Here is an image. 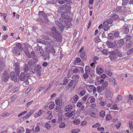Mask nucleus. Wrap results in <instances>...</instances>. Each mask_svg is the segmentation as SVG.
Here are the masks:
<instances>
[{"label":"nucleus","mask_w":133,"mask_h":133,"mask_svg":"<svg viewBox=\"0 0 133 133\" xmlns=\"http://www.w3.org/2000/svg\"><path fill=\"white\" fill-rule=\"evenodd\" d=\"M10 76L11 77L12 80H13L15 82H17V79L15 75V73L14 71H12L11 72Z\"/></svg>","instance_id":"nucleus-7"},{"label":"nucleus","mask_w":133,"mask_h":133,"mask_svg":"<svg viewBox=\"0 0 133 133\" xmlns=\"http://www.w3.org/2000/svg\"><path fill=\"white\" fill-rule=\"evenodd\" d=\"M35 50L39 56H43L44 54V51L42 49V46H37L35 47Z\"/></svg>","instance_id":"nucleus-3"},{"label":"nucleus","mask_w":133,"mask_h":133,"mask_svg":"<svg viewBox=\"0 0 133 133\" xmlns=\"http://www.w3.org/2000/svg\"><path fill=\"white\" fill-rule=\"evenodd\" d=\"M5 66V64L3 62H1L0 63V70L2 71Z\"/></svg>","instance_id":"nucleus-28"},{"label":"nucleus","mask_w":133,"mask_h":133,"mask_svg":"<svg viewBox=\"0 0 133 133\" xmlns=\"http://www.w3.org/2000/svg\"><path fill=\"white\" fill-rule=\"evenodd\" d=\"M16 46L20 50H23V47L21 44L20 43H18L16 44Z\"/></svg>","instance_id":"nucleus-27"},{"label":"nucleus","mask_w":133,"mask_h":133,"mask_svg":"<svg viewBox=\"0 0 133 133\" xmlns=\"http://www.w3.org/2000/svg\"><path fill=\"white\" fill-rule=\"evenodd\" d=\"M129 127L131 129H133V123L131 122H130L129 123Z\"/></svg>","instance_id":"nucleus-54"},{"label":"nucleus","mask_w":133,"mask_h":133,"mask_svg":"<svg viewBox=\"0 0 133 133\" xmlns=\"http://www.w3.org/2000/svg\"><path fill=\"white\" fill-rule=\"evenodd\" d=\"M123 31L124 33L128 34L129 31V29L128 26H124L123 27Z\"/></svg>","instance_id":"nucleus-11"},{"label":"nucleus","mask_w":133,"mask_h":133,"mask_svg":"<svg viewBox=\"0 0 133 133\" xmlns=\"http://www.w3.org/2000/svg\"><path fill=\"white\" fill-rule=\"evenodd\" d=\"M100 116L102 117H103L105 116V113L104 111H101L99 113Z\"/></svg>","instance_id":"nucleus-35"},{"label":"nucleus","mask_w":133,"mask_h":133,"mask_svg":"<svg viewBox=\"0 0 133 133\" xmlns=\"http://www.w3.org/2000/svg\"><path fill=\"white\" fill-rule=\"evenodd\" d=\"M51 32L52 34L53 35H55L54 34H57V33H58V32L57 31V30L56 28H55L54 26H53L52 28L51 29Z\"/></svg>","instance_id":"nucleus-19"},{"label":"nucleus","mask_w":133,"mask_h":133,"mask_svg":"<svg viewBox=\"0 0 133 133\" xmlns=\"http://www.w3.org/2000/svg\"><path fill=\"white\" fill-rule=\"evenodd\" d=\"M131 38V36L129 35H127L125 36V39L126 41H129L130 40Z\"/></svg>","instance_id":"nucleus-56"},{"label":"nucleus","mask_w":133,"mask_h":133,"mask_svg":"<svg viewBox=\"0 0 133 133\" xmlns=\"http://www.w3.org/2000/svg\"><path fill=\"white\" fill-rule=\"evenodd\" d=\"M118 43L119 44V47H121L122 45L124 44V41L123 39H120L118 42Z\"/></svg>","instance_id":"nucleus-25"},{"label":"nucleus","mask_w":133,"mask_h":133,"mask_svg":"<svg viewBox=\"0 0 133 133\" xmlns=\"http://www.w3.org/2000/svg\"><path fill=\"white\" fill-rule=\"evenodd\" d=\"M90 67L88 66H86L85 68V73L89 74L90 72Z\"/></svg>","instance_id":"nucleus-36"},{"label":"nucleus","mask_w":133,"mask_h":133,"mask_svg":"<svg viewBox=\"0 0 133 133\" xmlns=\"http://www.w3.org/2000/svg\"><path fill=\"white\" fill-rule=\"evenodd\" d=\"M110 26L107 24L105 25V24H104V23H103V29L105 31H107L109 29Z\"/></svg>","instance_id":"nucleus-22"},{"label":"nucleus","mask_w":133,"mask_h":133,"mask_svg":"<svg viewBox=\"0 0 133 133\" xmlns=\"http://www.w3.org/2000/svg\"><path fill=\"white\" fill-rule=\"evenodd\" d=\"M31 56H32V57L36 60V61H37V58L35 56V54L34 51H32L31 52Z\"/></svg>","instance_id":"nucleus-31"},{"label":"nucleus","mask_w":133,"mask_h":133,"mask_svg":"<svg viewBox=\"0 0 133 133\" xmlns=\"http://www.w3.org/2000/svg\"><path fill=\"white\" fill-rule=\"evenodd\" d=\"M108 83L106 81H105L104 83L102 84L101 85L102 87L103 88V89H104L105 88L108 86Z\"/></svg>","instance_id":"nucleus-26"},{"label":"nucleus","mask_w":133,"mask_h":133,"mask_svg":"<svg viewBox=\"0 0 133 133\" xmlns=\"http://www.w3.org/2000/svg\"><path fill=\"white\" fill-rule=\"evenodd\" d=\"M34 111L32 110H31L30 112L27 114V116H28V117H30L34 113Z\"/></svg>","instance_id":"nucleus-45"},{"label":"nucleus","mask_w":133,"mask_h":133,"mask_svg":"<svg viewBox=\"0 0 133 133\" xmlns=\"http://www.w3.org/2000/svg\"><path fill=\"white\" fill-rule=\"evenodd\" d=\"M35 131L36 132H37L40 131V129L39 126H37L36 127L35 129Z\"/></svg>","instance_id":"nucleus-62"},{"label":"nucleus","mask_w":133,"mask_h":133,"mask_svg":"<svg viewBox=\"0 0 133 133\" xmlns=\"http://www.w3.org/2000/svg\"><path fill=\"white\" fill-rule=\"evenodd\" d=\"M16 98V96L15 95H13L12 96L11 98V102L13 101Z\"/></svg>","instance_id":"nucleus-58"},{"label":"nucleus","mask_w":133,"mask_h":133,"mask_svg":"<svg viewBox=\"0 0 133 133\" xmlns=\"http://www.w3.org/2000/svg\"><path fill=\"white\" fill-rule=\"evenodd\" d=\"M30 76L29 72H27V73L22 72L20 74L19 78L21 81H26Z\"/></svg>","instance_id":"nucleus-2"},{"label":"nucleus","mask_w":133,"mask_h":133,"mask_svg":"<svg viewBox=\"0 0 133 133\" xmlns=\"http://www.w3.org/2000/svg\"><path fill=\"white\" fill-rule=\"evenodd\" d=\"M13 53L14 54H15L17 56L20 55V51H19L17 47H15L14 48L13 51Z\"/></svg>","instance_id":"nucleus-8"},{"label":"nucleus","mask_w":133,"mask_h":133,"mask_svg":"<svg viewBox=\"0 0 133 133\" xmlns=\"http://www.w3.org/2000/svg\"><path fill=\"white\" fill-rule=\"evenodd\" d=\"M65 124L63 122L60 124L59 127L60 128H65Z\"/></svg>","instance_id":"nucleus-34"},{"label":"nucleus","mask_w":133,"mask_h":133,"mask_svg":"<svg viewBox=\"0 0 133 133\" xmlns=\"http://www.w3.org/2000/svg\"><path fill=\"white\" fill-rule=\"evenodd\" d=\"M97 91L98 92H101L102 90H103L104 89H103V88L102 87L98 86L97 87Z\"/></svg>","instance_id":"nucleus-32"},{"label":"nucleus","mask_w":133,"mask_h":133,"mask_svg":"<svg viewBox=\"0 0 133 133\" xmlns=\"http://www.w3.org/2000/svg\"><path fill=\"white\" fill-rule=\"evenodd\" d=\"M55 103L57 105L61 106L62 101L61 99H57L55 101Z\"/></svg>","instance_id":"nucleus-21"},{"label":"nucleus","mask_w":133,"mask_h":133,"mask_svg":"<svg viewBox=\"0 0 133 133\" xmlns=\"http://www.w3.org/2000/svg\"><path fill=\"white\" fill-rule=\"evenodd\" d=\"M15 68H20L19 63L18 62H15Z\"/></svg>","instance_id":"nucleus-48"},{"label":"nucleus","mask_w":133,"mask_h":133,"mask_svg":"<svg viewBox=\"0 0 133 133\" xmlns=\"http://www.w3.org/2000/svg\"><path fill=\"white\" fill-rule=\"evenodd\" d=\"M9 76L7 71H4L1 77L2 80L4 82H6L9 78Z\"/></svg>","instance_id":"nucleus-4"},{"label":"nucleus","mask_w":133,"mask_h":133,"mask_svg":"<svg viewBox=\"0 0 133 133\" xmlns=\"http://www.w3.org/2000/svg\"><path fill=\"white\" fill-rule=\"evenodd\" d=\"M48 41H48L47 42V41L46 42L43 40H42L40 39H37V43H44L46 45H48L50 44L51 42V41L50 39H49L48 40Z\"/></svg>","instance_id":"nucleus-5"},{"label":"nucleus","mask_w":133,"mask_h":133,"mask_svg":"<svg viewBox=\"0 0 133 133\" xmlns=\"http://www.w3.org/2000/svg\"><path fill=\"white\" fill-rule=\"evenodd\" d=\"M58 3L60 4H62L64 3V0H58Z\"/></svg>","instance_id":"nucleus-57"},{"label":"nucleus","mask_w":133,"mask_h":133,"mask_svg":"<svg viewBox=\"0 0 133 133\" xmlns=\"http://www.w3.org/2000/svg\"><path fill=\"white\" fill-rule=\"evenodd\" d=\"M114 36L116 37H119V34L118 32L117 31L115 32L114 34Z\"/></svg>","instance_id":"nucleus-52"},{"label":"nucleus","mask_w":133,"mask_h":133,"mask_svg":"<svg viewBox=\"0 0 133 133\" xmlns=\"http://www.w3.org/2000/svg\"><path fill=\"white\" fill-rule=\"evenodd\" d=\"M133 52V48H131L127 52V54L128 55H129Z\"/></svg>","instance_id":"nucleus-41"},{"label":"nucleus","mask_w":133,"mask_h":133,"mask_svg":"<svg viewBox=\"0 0 133 133\" xmlns=\"http://www.w3.org/2000/svg\"><path fill=\"white\" fill-rule=\"evenodd\" d=\"M23 70L25 73H27V72L30 73V71H29V68L27 65L25 64L23 67Z\"/></svg>","instance_id":"nucleus-18"},{"label":"nucleus","mask_w":133,"mask_h":133,"mask_svg":"<svg viewBox=\"0 0 133 133\" xmlns=\"http://www.w3.org/2000/svg\"><path fill=\"white\" fill-rule=\"evenodd\" d=\"M41 37H42V38H43V39H44L45 40H48V41H47V42L48 41H48V40L49 39H50L49 38V37L47 36H42ZM50 39L51 40V39ZM45 41L46 42L47 41Z\"/></svg>","instance_id":"nucleus-43"},{"label":"nucleus","mask_w":133,"mask_h":133,"mask_svg":"<svg viewBox=\"0 0 133 133\" xmlns=\"http://www.w3.org/2000/svg\"><path fill=\"white\" fill-rule=\"evenodd\" d=\"M45 127L47 129H50L51 127L49 124H46Z\"/></svg>","instance_id":"nucleus-63"},{"label":"nucleus","mask_w":133,"mask_h":133,"mask_svg":"<svg viewBox=\"0 0 133 133\" xmlns=\"http://www.w3.org/2000/svg\"><path fill=\"white\" fill-rule=\"evenodd\" d=\"M79 131V129H76L72 130L71 132L72 133H77Z\"/></svg>","instance_id":"nucleus-46"},{"label":"nucleus","mask_w":133,"mask_h":133,"mask_svg":"<svg viewBox=\"0 0 133 133\" xmlns=\"http://www.w3.org/2000/svg\"><path fill=\"white\" fill-rule=\"evenodd\" d=\"M109 57L111 60H114L116 59V55H109Z\"/></svg>","instance_id":"nucleus-40"},{"label":"nucleus","mask_w":133,"mask_h":133,"mask_svg":"<svg viewBox=\"0 0 133 133\" xmlns=\"http://www.w3.org/2000/svg\"><path fill=\"white\" fill-rule=\"evenodd\" d=\"M96 72L99 74L102 73L103 71V70L102 68H100L98 66L96 67Z\"/></svg>","instance_id":"nucleus-15"},{"label":"nucleus","mask_w":133,"mask_h":133,"mask_svg":"<svg viewBox=\"0 0 133 133\" xmlns=\"http://www.w3.org/2000/svg\"><path fill=\"white\" fill-rule=\"evenodd\" d=\"M72 109V107L71 105H69L65 107V110L66 111L71 110Z\"/></svg>","instance_id":"nucleus-23"},{"label":"nucleus","mask_w":133,"mask_h":133,"mask_svg":"<svg viewBox=\"0 0 133 133\" xmlns=\"http://www.w3.org/2000/svg\"><path fill=\"white\" fill-rule=\"evenodd\" d=\"M24 45L25 46V47H26V49L28 48H29L30 46V45L27 43H24Z\"/></svg>","instance_id":"nucleus-64"},{"label":"nucleus","mask_w":133,"mask_h":133,"mask_svg":"<svg viewBox=\"0 0 133 133\" xmlns=\"http://www.w3.org/2000/svg\"><path fill=\"white\" fill-rule=\"evenodd\" d=\"M24 51L25 52V54L28 57H31V55H30V54L29 52H28L27 49L26 50H24Z\"/></svg>","instance_id":"nucleus-29"},{"label":"nucleus","mask_w":133,"mask_h":133,"mask_svg":"<svg viewBox=\"0 0 133 133\" xmlns=\"http://www.w3.org/2000/svg\"><path fill=\"white\" fill-rule=\"evenodd\" d=\"M74 81L73 80H72L68 84V86L69 87H72L71 88V89L72 90H73L74 88V87L75 85V84H74Z\"/></svg>","instance_id":"nucleus-10"},{"label":"nucleus","mask_w":133,"mask_h":133,"mask_svg":"<svg viewBox=\"0 0 133 133\" xmlns=\"http://www.w3.org/2000/svg\"><path fill=\"white\" fill-rule=\"evenodd\" d=\"M106 118L107 121H109L111 119V117L110 115H108L106 116Z\"/></svg>","instance_id":"nucleus-51"},{"label":"nucleus","mask_w":133,"mask_h":133,"mask_svg":"<svg viewBox=\"0 0 133 133\" xmlns=\"http://www.w3.org/2000/svg\"><path fill=\"white\" fill-rule=\"evenodd\" d=\"M110 17L112 20H116L118 19L119 18L118 16L115 14H112Z\"/></svg>","instance_id":"nucleus-14"},{"label":"nucleus","mask_w":133,"mask_h":133,"mask_svg":"<svg viewBox=\"0 0 133 133\" xmlns=\"http://www.w3.org/2000/svg\"><path fill=\"white\" fill-rule=\"evenodd\" d=\"M36 71L37 74L38 75H41L40 72L41 69H35Z\"/></svg>","instance_id":"nucleus-60"},{"label":"nucleus","mask_w":133,"mask_h":133,"mask_svg":"<svg viewBox=\"0 0 133 133\" xmlns=\"http://www.w3.org/2000/svg\"><path fill=\"white\" fill-rule=\"evenodd\" d=\"M2 117H6L9 116V114L6 112H4L2 114Z\"/></svg>","instance_id":"nucleus-38"},{"label":"nucleus","mask_w":133,"mask_h":133,"mask_svg":"<svg viewBox=\"0 0 133 133\" xmlns=\"http://www.w3.org/2000/svg\"><path fill=\"white\" fill-rule=\"evenodd\" d=\"M112 22V20L111 18L110 19L106 20L103 23H104V24H105V25H107V24L109 25V24H111Z\"/></svg>","instance_id":"nucleus-20"},{"label":"nucleus","mask_w":133,"mask_h":133,"mask_svg":"<svg viewBox=\"0 0 133 133\" xmlns=\"http://www.w3.org/2000/svg\"><path fill=\"white\" fill-rule=\"evenodd\" d=\"M56 23H57V25L58 26L59 29L61 31L63 30L64 27L62 24L57 21L56 22Z\"/></svg>","instance_id":"nucleus-9"},{"label":"nucleus","mask_w":133,"mask_h":133,"mask_svg":"<svg viewBox=\"0 0 133 133\" xmlns=\"http://www.w3.org/2000/svg\"><path fill=\"white\" fill-rule=\"evenodd\" d=\"M54 37L57 41L61 42L62 41L61 36L60 34L57 33V34H55V35H54Z\"/></svg>","instance_id":"nucleus-6"},{"label":"nucleus","mask_w":133,"mask_h":133,"mask_svg":"<svg viewBox=\"0 0 133 133\" xmlns=\"http://www.w3.org/2000/svg\"><path fill=\"white\" fill-rule=\"evenodd\" d=\"M61 106L57 105L55 108L56 111L57 112H58L59 111L61 108Z\"/></svg>","instance_id":"nucleus-50"},{"label":"nucleus","mask_w":133,"mask_h":133,"mask_svg":"<svg viewBox=\"0 0 133 133\" xmlns=\"http://www.w3.org/2000/svg\"><path fill=\"white\" fill-rule=\"evenodd\" d=\"M122 99V96L120 95H118L117 97L116 101L118 102V101L121 100Z\"/></svg>","instance_id":"nucleus-47"},{"label":"nucleus","mask_w":133,"mask_h":133,"mask_svg":"<svg viewBox=\"0 0 133 133\" xmlns=\"http://www.w3.org/2000/svg\"><path fill=\"white\" fill-rule=\"evenodd\" d=\"M128 0H123L122 2V5H125L128 3Z\"/></svg>","instance_id":"nucleus-42"},{"label":"nucleus","mask_w":133,"mask_h":133,"mask_svg":"<svg viewBox=\"0 0 133 133\" xmlns=\"http://www.w3.org/2000/svg\"><path fill=\"white\" fill-rule=\"evenodd\" d=\"M132 43L130 42L127 43L126 45V48H131L132 47Z\"/></svg>","instance_id":"nucleus-37"},{"label":"nucleus","mask_w":133,"mask_h":133,"mask_svg":"<svg viewBox=\"0 0 133 133\" xmlns=\"http://www.w3.org/2000/svg\"><path fill=\"white\" fill-rule=\"evenodd\" d=\"M73 72L74 73L76 74L79 72V70L78 68H76L74 69Z\"/></svg>","instance_id":"nucleus-53"},{"label":"nucleus","mask_w":133,"mask_h":133,"mask_svg":"<svg viewBox=\"0 0 133 133\" xmlns=\"http://www.w3.org/2000/svg\"><path fill=\"white\" fill-rule=\"evenodd\" d=\"M47 114L48 115V116H49V118L51 119L52 118V112L51 111H48L46 112Z\"/></svg>","instance_id":"nucleus-30"},{"label":"nucleus","mask_w":133,"mask_h":133,"mask_svg":"<svg viewBox=\"0 0 133 133\" xmlns=\"http://www.w3.org/2000/svg\"><path fill=\"white\" fill-rule=\"evenodd\" d=\"M116 53L115 51H111L110 52V55L112 56L116 55Z\"/></svg>","instance_id":"nucleus-61"},{"label":"nucleus","mask_w":133,"mask_h":133,"mask_svg":"<svg viewBox=\"0 0 133 133\" xmlns=\"http://www.w3.org/2000/svg\"><path fill=\"white\" fill-rule=\"evenodd\" d=\"M43 57L44 58V60L49 59V54L48 53H47L45 54V55L43 56Z\"/></svg>","instance_id":"nucleus-44"},{"label":"nucleus","mask_w":133,"mask_h":133,"mask_svg":"<svg viewBox=\"0 0 133 133\" xmlns=\"http://www.w3.org/2000/svg\"><path fill=\"white\" fill-rule=\"evenodd\" d=\"M121 9V8L120 7H117L115 10H114V11L115 12H118Z\"/></svg>","instance_id":"nucleus-55"},{"label":"nucleus","mask_w":133,"mask_h":133,"mask_svg":"<svg viewBox=\"0 0 133 133\" xmlns=\"http://www.w3.org/2000/svg\"><path fill=\"white\" fill-rule=\"evenodd\" d=\"M108 50L106 49H104L102 51V53L105 55H107Z\"/></svg>","instance_id":"nucleus-59"},{"label":"nucleus","mask_w":133,"mask_h":133,"mask_svg":"<svg viewBox=\"0 0 133 133\" xmlns=\"http://www.w3.org/2000/svg\"><path fill=\"white\" fill-rule=\"evenodd\" d=\"M115 42H110L109 41L107 42V45H108L109 48H113L115 46Z\"/></svg>","instance_id":"nucleus-12"},{"label":"nucleus","mask_w":133,"mask_h":133,"mask_svg":"<svg viewBox=\"0 0 133 133\" xmlns=\"http://www.w3.org/2000/svg\"><path fill=\"white\" fill-rule=\"evenodd\" d=\"M113 95V93L111 88H107L105 90V95L108 99H110Z\"/></svg>","instance_id":"nucleus-1"},{"label":"nucleus","mask_w":133,"mask_h":133,"mask_svg":"<svg viewBox=\"0 0 133 133\" xmlns=\"http://www.w3.org/2000/svg\"><path fill=\"white\" fill-rule=\"evenodd\" d=\"M101 126V124L99 123H96L95 125H92V127L93 128L99 127Z\"/></svg>","instance_id":"nucleus-39"},{"label":"nucleus","mask_w":133,"mask_h":133,"mask_svg":"<svg viewBox=\"0 0 133 133\" xmlns=\"http://www.w3.org/2000/svg\"><path fill=\"white\" fill-rule=\"evenodd\" d=\"M80 121L78 119H75L74 121V123L76 125H77L80 123Z\"/></svg>","instance_id":"nucleus-49"},{"label":"nucleus","mask_w":133,"mask_h":133,"mask_svg":"<svg viewBox=\"0 0 133 133\" xmlns=\"http://www.w3.org/2000/svg\"><path fill=\"white\" fill-rule=\"evenodd\" d=\"M110 82L111 84L113 85H115L116 84L115 80L114 78L112 77L110 78Z\"/></svg>","instance_id":"nucleus-24"},{"label":"nucleus","mask_w":133,"mask_h":133,"mask_svg":"<svg viewBox=\"0 0 133 133\" xmlns=\"http://www.w3.org/2000/svg\"><path fill=\"white\" fill-rule=\"evenodd\" d=\"M20 68H15V71L16 75H18L20 72Z\"/></svg>","instance_id":"nucleus-33"},{"label":"nucleus","mask_w":133,"mask_h":133,"mask_svg":"<svg viewBox=\"0 0 133 133\" xmlns=\"http://www.w3.org/2000/svg\"><path fill=\"white\" fill-rule=\"evenodd\" d=\"M42 111L41 110H40L38 113H36L34 114V116L35 118H37L41 115Z\"/></svg>","instance_id":"nucleus-16"},{"label":"nucleus","mask_w":133,"mask_h":133,"mask_svg":"<svg viewBox=\"0 0 133 133\" xmlns=\"http://www.w3.org/2000/svg\"><path fill=\"white\" fill-rule=\"evenodd\" d=\"M62 114V112H59L58 114V120L59 122H62L63 121Z\"/></svg>","instance_id":"nucleus-13"},{"label":"nucleus","mask_w":133,"mask_h":133,"mask_svg":"<svg viewBox=\"0 0 133 133\" xmlns=\"http://www.w3.org/2000/svg\"><path fill=\"white\" fill-rule=\"evenodd\" d=\"M80 57L83 60H85L87 59V56L85 55V53L84 51L82 52L80 55Z\"/></svg>","instance_id":"nucleus-17"}]
</instances>
